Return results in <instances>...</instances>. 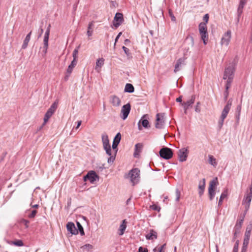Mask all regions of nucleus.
<instances>
[{"label":"nucleus","instance_id":"33","mask_svg":"<svg viewBox=\"0 0 252 252\" xmlns=\"http://www.w3.org/2000/svg\"><path fill=\"white\" fill-rule=\"evenodd\" d=\"M209 162L210 164L214 166H216L217 165L216 158L212 155H209Z\"/></svg>","mask_w":252,"mask_h":252},{"label":"nucleus","instance_id":"13","mask_svg":"<svg viewBox=\"0 0 252 252\" xmlns=\"http://www.w3.org/2000/svg\"><path fill=\"white\" fill-rule=\"evenodd\" d=\"M130 109L131 106L129 103H127L122 107L121 110L122 116H121V118L123 120H125L127 118L128 114H129Z\"/></svg>","mask_w":252,"mask_h":252},{"label":"nucleus","instance_id":"21","mask_svg":"<svg viewBox=\"0 0 252 252\" xmlns=\"http://www.w3.org/2000/svg\"><path fill=\"white\" fill-rule=\"evenodd\" d=\"M101 137L103 148H107V147H111L109 144L108 135L106 133H103L102 134Z\"/></svg>","mask_w":252,"mask_h":252},{"label":"nucleus","instance_id":"46","mask_svg":"<svg viewBox=\"0 0 252 252\" xmlns=\"http://www.w3.org/2000/svg\"><path fill=\"white\" fill-rule=\"evenodd\" d=\"M48 40H49L48 38H44V39H43V44H44L43 48L48 49Z\"/></svg>","mask_w":252,"mask_h":252},{"label":"nucleus","instance_id":"61","mask_svg":"<svg viewBox=\"0 0 252 252\" xmlns=\"http://www.w3.org/2000/svg\"><path fill=\"white\" fill-rule=\"evenodd\" d=\"M224 99L226 100L228 95V90H225L224 93Z\"/></svg>","mask_w":252,"mask_h":252},{"label":"nucleus","instance_id":"11","mask_svg":"<svg viewBox=\"0 0 252 252\" xmlns=\"http://www.w3.org/2000/svg\"><path fill=\"white\" fill-rule=\"evenodd\" d=\"M232 103V99H229L227 102L226 105L224 106L220 115V118L225 119L230 111Z\"/></svg>","mask_w":252,"mask_h":252},{"label":"nucleus","instance_id":"28","mask_svg":"<svg viewBox=\"0 0 252 252\" xmlns=\"http://www.w3.org/2000/svg\"><path fill=\"white\" fill-rule=\"evenodd\" d=\"M32 34V32H30L26 36L25 39L24 40L23 45L22 46V48L23 49H26L28 45V43L31 39V35Z\"/></svg>","mask_w":252,"mask_h":252},{"label":"nucleus","instance_id":"36","mask_svg":"<svg viewBox=\"0 0 252 252\" xmlns=\"http://www.w3.org/2000/svg\"><path fill=\"white\" fill-rule=\"evenodd\" d=\"M76 224H77V228H78V229H77L78 232H79L80 234L82 236L84 235L85 234V233H84V231L83 227L82 226V225L78 221L76 222Z\"/></svg>","mask_w":252,"mask_h":252},{"label":"nucleus","instance_id":"49","mask_svg":"<svg viewBox=\"0 0 252 252\" xmlns=\"http://www.w3.org/2000/svg\"><path fill=\"white\" fill-rule=\"evenodd\" d=\"M200 105V102H198L195 106V111L197 113H199L200 112V108L199 107Z\"/></svg>","mask_w":252,"mask_h":252},{"label":"nucleus","instance_id":"14","mask_svg":"<svg viewBox=\"0 0 252 252\" xmlns=\"http://www.w3.org/2000/svg\"><path fill=\"white\" fill-rule=\"evenodd\" d=\"M178 155L180 161L183 162L186 161L188 157V149L186 148L180 149L178 151Z\"/></svg>","mask_w":252,"mask_h":252},{"label":"nucleus","instance_id":"4","mask_svg":"<svg viewBox=\"0 0 252 252\" xmlns=\"http://www.w3.org/2000/svg\"><path fill=\"white\" fill-rule=\"evenodd\" d=\"M165 114L158 113L156 115V122L155 127L158 129H162L164 127L165 125Z\"/></svg>","mask_w":252,"mask_h":252},{"label":"nucleus","instance_id":"31","mask_svg":"<svg viewBox=\"0 0 252 252\" xmlns=\"http://www.w3.org/2000/svg\"><path fill=\"white\" fill-rule=\"evenodd\" d=\"M227 190H224L220 195V199L218 203V206H220L221 205L222 203L223 200L227 196Z\"/></svg>","mask_w":252,"mask_h":252},{"label":"nucleus","instance_id":"42","mask_svg":"<svg viewBox=\"0 0 252 252\" xmlns=\"http://www.w3.org/2000/svg\"><path fill=\"white\" fill-rule=\"evenodd\" d=\"M175 194H176L175 200L177 202H178L179 201L180 196H181V191H180V190L178 189H176Z\"/></svg>","mask_w":252,"mask_h":252},{"label":"nucleus","instance_id":"27","mask_svg":"<svg viewBox=\"0 0 252 252\" xmlns=\"http://www.w3.org/2000/svg\"><path fill=\"white\" fill-rule=\"evenodd\" d=\"M157 238V232L153 230H151L150 232L146 235V238L147 240H153Z\"/></svg>","mask_w":252,"mask_h":252},{"label":"nucleus","instance_id":"17","mask_svg":"<svg viewBox=\"0 0 252 252\" xmlns=\"http://www.w3.org/2000/svg\"><path fill=\"white\" fill-rule=\"evenodd\" d=\"M66 228L71 234L76 235L78 234V230L75 227L73 222H69L66 224Z\"/></svg>","mask_w":252,"mask_h":252},{"label":"nucleus","instance_id":"23","mask_svg":"<svg viewBox=\"0 0 252 252\" xmlns=\"http://www.w3.org/2000/svg\"><path fill=\"white\" fill-rule=\"evenodd\" d=\"M104 59L103 58H99L97 60L95 69L98 72L100 70V68L103 65Z\"/></svg>","mask_w":252,"mask_h":252},{"label":"nucleus","instance_id":"63","mask_svg":"<svg viewBox=\"0 0 252 252\" xmlns=\"http://www.w3.org/2000/svg\"><path fill=\"white\" fill-rule=\"evenodd\" d=\"M93 31L92 30H88L87 32V35L88 36H91L93 34Z\"/></svg>","mask_w":252,"mask_h":252},{"label":"nucleus","instance_id":"24","mask_svg":"<svg viewBox=\"0 0 252 252\" xmlns=\"http://www.w3.org/2000/svg\"><path fill=\"white\" fill-rule=\"evenodd\" d=\"M126 228V220H124L121 224L119 228V235H123L124 234Z\"/></svg>","mask_w":252,"mask_h":252},{"label":"nucleus","instance_id":"5","mask_svg":"<svg viewBox=\"0 0 252 252\" xmlns=\"http://www.w3.org/2000/svg\"><path fill=\"white\" fill-rule=\"evenodd\" d=\"M160 156L165 159H169L173 157L172 150L168 147H163L161 148L159 152Z\"/></svg>","mask_w":252,"mask_h":252},{"label":"nucleus","instance_id":"26","mask_svg":"<svg viewBox=\"0 0 252 252\" xmlns=\"http://www.w3.org/2000/svg\"><path fill=\"white\" fill-rule=\"evenodd\" d=\"M143 145L141 143H137L135 145V151L134 153V157H137L139 155L142 149Z\"/></svg>","mask_w":252,"mask_h":252},{"label":"nucleus","instance_id":"54","mask_svg":"<svg viewBox=\"0 0 252 252\" xmlns=\"http://www.w3.org/2000/svg\"><path fill=\"white\" fill-rule=\"evenodd\" d=\"M22 222L23 223L24 225H25L26 228L29 227V224L30 223V221L29 220H22Z\"/></svg>","mask_w":252,"mask_h":252},{"label":"nucleus","instance_id":"15","mask_svg":"<svg viewBox=\"0 0 252 252\" xmlns=\"http://www.w3.org/2000/svg\"><path fill=\"white\" fill-rule=\"evenodd\" d=\"M247 0H240L238 9H237V23H238L239 22L240 17L243 13V8L246 3Z\"/></svg>","mask_w":252,"mask_h":252},{"label":"nucleus","instance_id":"39","mask_svg":"<svg viewBox=\"0 0 252 252\" xmlns=\"http://www.w3.org/2000/svg\"><path fill=\"white\" fill-rule=\"evenodd\" d=\"M205 187V180L202 179V181L200 182L198 185V189L204 190Z\"/></svg>","mask_w":252,"mask_h":252},{"label":"nucleus","instance_id":"34","mask_svg":"<svg viewBox=\"0 0 252 252\" xmlns=\"http://www.w3.org/2000/svg\"><path fill=\"white\" fill-rule=\"evenodd\" d=\"M74 67L71 66V64H69L68 66V68L66 70V74L65 76V80H67L70 75V74L71 73Z\"/></svg>","mask_w":252,"mask_h":252},{"label":"nucleus","instance_id":"58","mask_svg":"<svg viewBox=\"0 0 252 252\" xmlns=\"http://www.w3.org/2000/svg\"><path fill=\"white\" fill-rule=\"evenodd\" d=\"M76 64H77V59H73L70 63L71 66L75 67V66L76 65Z\"/></svg>","mask_w":252,"mask_h":252},{"label":"nucleus","instance_id":"22","mask_svg":"<svg viewBox=\"0 0 252 252\" xmlns=\"http://www.w3.org/2000/svg\"><path fill=\"white\" fill-rule=\"evenodd\" d=\"M143 117L141 120L139 121L138 124V126L139 130H141V126L140 125V124H141L142 126L144 128H148L149 126V121L147 119H144Z\"/></svg>","mask_w":252,"mask_h":252},{"label":"nucleus","instance_id":"16","mask_svg":"<svg viewBox=\"0 0 252 252\" xmlns=\"http://www.w3.org/2000/svg\"><path fill=\"white\" fill-rule=\"evenodd\" d=\"M121 139V134L120 132H118L116 136H115L113 144L112 146V148L113 150H117L118 151V145L119 144Z\"/></svg>","mask_w":252,"mask_h":252},{"label":"nucleus","instance_id":"30","mask_svg":"<svg viewBox=\"0 0 252 252\" xmlns=\"http://www.w3.org/2000/svg\"><path fill=\"white\" fill-rule=\"evenodd\" d=\"M243 221L242 220L238 219L235 225L234 229L237 230L236 232H240L241 228L243 224Z\"/></svg>","mask_w":252,"mask_h":252},{"label":"nucleus","instance_id":"8","mask_svg":"<svg viewBox=\"0 0 252 252\" xmlns=\"http://www.w3.org/2000/svg\"><path fill=\"white\" fill-rule=\"evenodd\" d=\"M99 177L94 171H90L88 173L83 177L84 182L89 181L91 183H94L96 179H98Z\"/></svg>","mask_w":252,"mask_h":252},{"label":"nucleus","instance_id":"12","mask_svg":"<svg viewBox=\"0 0 252 252\" xmlns=\"http://www.w3.org/2000/svg\"><path fill=\"white\" fill-rule=\"evenodd\" d=\"M231 37V32L230 30L227 31L222 36L221 39V45H224L226 46H228Z\"/></svg>","mask_w":252,"mask_h":252},{"label":"nucleus","instance_id":"59","mask_svg":"<svg viewBox=\"0 0 252 252\" xmlns=\"http://www.w3.org/2000/svg\"><path fill=\"white\" fill-rule=\"evenodd\" d=\"M169 14L171 17L172 21L175 22L176 21V17L173 15V14L171 12H169Z\"/></svg>","mask_w":252,"mask_h":252},{"label":"nucleus","instance_id":"38","mask_svg":"<svg viewBox=\"0 0 252 252\" xmlns=\"http://www.w3.org/2000/svg\"><path fill=\"white\" fill-rule=\"evenodd\" d=\"M84 251L89 252L93 249V246L90 244H86L81 247Z\"/></svg>","mask_w":252,"mask_h":252},{"label":"nucleus","instance_id":"47","mask_svg":"<svg viewBox=\"0 0 252 252\" xmlns=\"http://www.w3.org/2000/svg\"><path fill=\"white\" fill-rule=\"evenodd\" d=\"M224 120V119H222L221 118H220V119L219 121V122H218V126H219V129H220L221 128V127H222V126L223 125Z\"/></svg>","mask_w":252,"mask_h":252},{"label":"nucleus","instance_id":"62","mask_svg":"<svg viewBox=\"0 0 252 252\" xmlns=\"http://www.w3.org/2000/svg\"><path fill=\"white\" fill-rule=\"evenodd\" d=\"M238 246H239V241L237 240L234 244L233 249H238Z\"/></svg>","mask_w":252,"mask_h":252},{"label":"nucleus","instance_id":"37","mask_svg":"<svg viewBox=\"0 0 252 252\" xmlns=\"http://www.w3.org/2000/svg\"><path fill=\"white\" fill-rule=\"evenodd\" d=\"M226 79H227V81H226V83L225 85V90H228L229 88L230 87L231 83L233 81V78H231V77L227 78Z\"/></svg>","mask_w":252,"mask_h":252},{"label":"nucleus","instance_id":"18","mask_svg":"<svg viewBox=\"0 0 252 252\" xmlns=\"http://www.w3.org/2000/svg\"><path fill=\"white\" fill-rule=\"evenodd\" d=\"M110 101L112 104L115 107L119 106L121 104V100L116 95H112L110 97Z\"/></svg>","mask_w":252,"mask_h":252},{"label":"nucleus","instance_id":"55","mask_svg":"<svg viewBox=\"0 0 252 252\" xmlns=\"http://www.w3.org/2000/svg\"><path fill=\"white\" fill-rule=\"evenodd\" d=\"M151 207L153 210L157 211H159V210L160 209V207L157 205H153L151 206Z\"/></svg>","mask_w":252,"mask_h":252},{"label":"nucleus","instance_id":"32","mask_svg":"<svg viewBox=\"0 0 252 252\" xmlns=\"http://www.w3.org/2000/svg\"><path fill=\"white\" fill-rule=\"evenodd\" d=\"M58 104V102L57 101H55L48 109V111L54 114L57 108Z\"/></svg>","mask_w":252,"mask_h":252},{"label":"nucleus","instance_id":"52","mask_svg":"<svg viewBox=\"0 0 252 252\" xmlns=\"http://www.w3.org/2000/svg\"><path fill=\"white\" fill-rule=\"evenodd\" d=\"M122 32H119L118 33V34L116 36V38L115 39V43H114V48H115V46H116L117 42L118 41V39H119V38L121 36V35H122Z\"/></svg>","mask_w":252,"mask_h":252},{"label":"nucleus","instance_id":"41","mask_svg":"<svg viewBox=\"0 0 252 252\" xmlns=\"http://www.w3.org/2000/svg\"><path fill=\"white\" fill-rule=\"evenodd\" d=\"M12 243L14 245L16 246L21 247L24 245L23 241L21 240H17L16 241L13 242Z\"/></svg>","mask_w":252,"mask_h":252},{"label":"nucleus","instance_id":"44","mask_svg":"<svg viewBox=\"0 0 252 252\" xmlns=\"http://www.w3.org/2000/svg\"><path fill=\"white\" fill-rule=\"evenodd\" d=\"M122 49L127 57L130 56V53L129 50L125 46H123Z\"/></svg>","mask_w":252,"mask_h":252},{"label":"nucleus","instance_id":"45","mask_svg":"<svg viewBox=\"0 0 252 252\" xmlns=\"http://www.w3.org/2000/svg\"><path fill=\"white\" fill-rule=\"evenodd\" d=\"M78 48H79V47L75 49L73 52L72 56H73V59H77V54L78 53Z\"/></svg>","mask_w":252,"mask_h":252},{"label":"nucleus","instance_id":"6","mask_svg":"<svg viewBox=\"0 0 252 252\" xmlns=\"http://www.w3.org/2000/svg\"><path fill=\"white\" fill-rule=\"evenodd\" d=\"M217 183V178L212 180L209 184V187L208 189V193L209 196V199L212 200L215 195V188Z\"/></svg>","mask_w":252,"mask_h":252},{"label":"nucleus","instance_id":"19","mask_svg":"<svg viewBox=\"0 0 252 252\" xmlns=\"http://www.w3.org/2000/svg\"><path fill=\"white\" fill-rule=\"evenodd\" d=\"M185 64V59L180 58L179 60H178L175 65L174 72H176L179 71L182 66Z\"/></svg>","mask_w":252,"mask_h":252},{"label":"nucleus","instance_id":"10","mask_svg":"<svg viewBox=\"0 0 252 252\" xmlns=\"http://www.w3.org/2000/svg\"><path fill=\"white\" fill-rule=\"evenodd\" d=\"M252 199V194L247 192L246 194L244 196L242 201V204L245 205V208L246 210V212H248L250 208Z\"/></svg>","mask_w":252,"mask_h":252},{"label":"nucleus","instance_id":"35","mask_svg":"<svg viewBox=\"0 0 252 252\" xmlns=\"http://www.w3.org/2000/svg\"><path fill=\"white\" fill-rule=\"evenodd\" d=\"M53 113L52 112H49L47 110V112L45 114L44 117V123H46L49 119L51 117V116L53 115Z\"/></svg>","mask_w":252,"mask_h":252},{"label":"nucleus","instance_id":"3","mask_svg":"<svg viewBox=\"0 0 252 252\" xmlns=\"http://www.w3.org/2000/svg\"><path fill=\"white\" fill-rule=\"evenodd\" d=\"M140 176V170L138 168H133L131 169L128 173L131 182L133 186L137 184L139 181Z\"/></svg>","mask_w":252,"mask_h":252},{"label":"nucleus","instance_id":"53","mask_svg":"<svg viewBox=\"0 0 252 252\" xmlns=\"http://www.w3.org/2000/svg\"><path fill=\"white\" fill-rule=\"evenodd\" d=\"M148 249L146 248L140 247L138 249V252H148Z\"/></svg>","mask_w":252,"mask_h":252},{"label":"nucleus","instance_id":"60","mask_svg":"<svg viewBox=\"0 0 252 252\" xmlns=\"http://www.w3.org/2000/svg\"><path fill=\"white\" fill-rule=\"evenodd\" d=\"M6 155H7V152H6L2 153L1 157V159L0 160V162L4 159V158L5 157Z\"/></svg>","mask_w":252,"mask_h":252},{"label":"nucleus","instance_id":"56","mask_svg":"<svg viewBox=\"0 0 252 252\" xmlns=\"http://www.w3.org/2000/svg\"><path fill=\"white\" fill-rule=\"evenodd\" d=\"M247 213V212H246V210L245 209L244 214L243 215H241V216H240L239 219L240 220H242L243 221H244L245 217V216H246Z\"/></svg>","mask_w":252,"mask_h":252},{"label":"nucleus","instance_id":"64","mask_svg":"<svg viewBox=\"0 0 252 252\" xmlns=\"http://www.w3.org/2000/svg\"><path fill=\"white\" fill-rule=\"evenodd\" d=\"M247 246H243L241 252H247Z\"/></svg>","mask_w":252,"mask_h":252},{"label":"nucleus","instance_id":"29","mask_svg":"<svg viewBox=\"0 0 252 252\" xmlns=\"http://www.w3.org/2000/svg\"><path fill=\"white\" fill-rule=\"evenodd\" d=\"M124 91L126 93H132L134 91V88L132 84L127 83L125 86Z\"/></svg>","mask_w":252,"mask_h":252},{"label":"nucleus","instance_id":"40","mask_svg":"<svg viewBox=\"0 0 252 252\" xmlns=\"http://www.w3.org/2000/svg\"><path fill=\"white\" fill-rule=\"evenodd\" d=\"M50 27H51V25H49V26H48V27L46 30L45 34H44V38H48L49 39L50 31Z\"/></svg>","mask_w":252,"mask_h":252},{"label":"nucleus","instance_id":"7","mask_svg":"<svg viewBox=\"0 0 252 252\" xmlns=\"http://www.w3.org/2000/svg\"><path fill=\"white\" fill-rule=\"evenodd\" d=\"M104 149L105 150L106 154L110 156L107 159V162L110 165H112L116 158V156L117 153V150H113L114 153L112 152L111 147L104 148Z\"/></svg>","mask_w":252,"mask_h":252},{"label":"nucleus","instance_id":"1","mask_svg":"<svg viewBox=\"0 0 252 252\" xmlns=\"http://www.w3.org/2000/svg\"><path fill=\"white\" fill-rule=\"evenodd\" d=\"M199 32L201 36V38L203 41V43L206 45L208 40V34L207 32V28L205 23H200L199 24Z\"/></svg>","mask_w":252,"mask_h":252},{"label":"nucleus","instance_id":"48","mask_svg":"<svg viewBox=\"0 0 252 252\" xmlns=\"http://www.w3.org/2000/svg\"><path fill=\"white\" fill-rule=\"evenodd\" d=\"M94 21H92L91 22H90L89 24L88 27V30H92L93 31V29L94 27Z\"/></svg>","mask_w":252,"mask_h":252},{"label":"nucleus","instance_id":"57","mask_svg":"<svg viewBox=\"0 0 252 252\" xmlns=\"http://www.w3.org/2000/svg\"><path fill=\"white\" fill-rule=\"evenodd\" d=\"M237 230L234 228V236H233V240L236 239L237 237V235L239 234L240 232H236Z\"/></svg>","mask_w":252,"mask_h":252},{"label":"nucleus","instance_id":"20","mask_svg":"<svg viewBox=\"0 0 252 252\" xmlns=\"http://www.w3.org/2000/svg\"><path fill=\"white\" fill-rule=\"evenodd\" d=\"M195 95H192L191 98L187 101L184 102L182 105L184 109H188L189 106L193 104L195 101Z\"/></svg>","mask_w":252,"mask_h":252},{"label":"nucleus","instance_id":"25","mask_svg":"<svg viewBox=\"0 0 252 252\" xmlns=\"http://www.w3.org/2000/svg\"><path fill=\"white\" fill-rule=\"evenodd\" d=\"M250 236H251V230L248 231L247 230L245 233L243 246L248 247V245L249 242Z\"/></svg>","mask_w":252,"mask_h":252},{"label":"nucleus","instance_id":"51","mask_svg":"<svg viewBox=\"0 0 252 252\" xmlns=\"http://www.w3.org/2000/svg\"><path fill=\"white\" fill-rule=\"evenodd\" d=\"M209 16L208 14H206L203 17V23H205L206 24L208 22Z\"/></svg>","mask_w":252,"mask_h":252},{"label":"nucleus","instance_id":"2","mask_svg":"<svg viewBox=\"0 0 252 252\" xmlns=\"http://www.w3.org/2000/svg\"><path fill=\"white\" fill-rule=\"evenodd\" d=\"M237 62L234 60L233 62L225 68L223 74V79L226 80L227 78L234 77V73L235 70V66Z\"/></svg>","mask_w":252,"mask_h":252},{"label":"nucleus","instance_id":"9","mask_svg":"<svg viewBox=\"0 0 252 252\" xmlns=\"http://www.w3.org/2000/svg\"><path fill=\"white\" fill-rule=\"evenodd\" d=\"M124 18L123 14L119 12L116 13L113 21V26L117 28L122 24Z\"/></svg>","mask_w":252,"mask_h":252},{"label":"nucleus","instance_id":"50","mask_svg":"<svg viewBox=\"0 0 252 252\" xmlns=\"http://www.w3.org/2000/svg\"><path fill=\"white\" fill-rule=\"evenodd\" d=\"M189 40L190 41L191 45L192 47L193 46V45H194V39H193V37L191 36H188L186 38V40Z\"/></svg>","mask_w":252,"mask_h":252},{"label":"nucleus","instance_id":"43","mask_svg":"<svg viewBox=\"0 0 252 252\" xmlns=\"http://www.w3.org/2000/svg\"><path fill=\"white\" fill-rule=\"evenodd\" d=\"M36 214L37 211L35 210H33L32 211L31 213L28 215V217L30 218H33Z\"/></svg>","mask_w":252,"mask_h":252}]
</instances>
